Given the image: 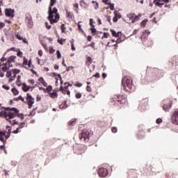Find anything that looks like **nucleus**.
<instances>
[{
	"instance_id": "f257e3e1",
	"label": "nucleus",
	"mask_w": 178,
	"mask_h": 178,
	"mask_svg": "<svg viewBox=\"0 0 178 178\" xmlns=\"http://www.w3.org/2000/svg\"><path fill=\"white\" fill-rule=\"evenodd\" d=\"M56 3V0H51L50 6L49 8V16L47 17L48 20H49L51 24L54 23H58L59 20V14H58V8H54L52 10V6H54Z\"/></svg>"
},
{
	"instance_id": "f03ea898",
	"label": "nucleus",
	"mask_w": 178,
	"mask_h": 178,
	"mask_svg": "<svg viewBox=\"0 0 178 178\" xmlns=\"http://www.w3.org/2000/svg\"><path fill=\"white\" fill-rule=\"evenodd\" d=\"M122 86L127 92H133L135 90L133 86V79L130 76H126L122 79Z\"/></svg>"
},
{
	"instance_id": "7ed1b4c3",
	"label": "nucleus",
	"mask_w": 178,
	"mask_h": 178,
	"mask_svg": "<svg viewBox=\"0 0 178 178\" xmlns=\"http://www.w3.org/2000/svg\"><path fill=\"white\" fill-rule=\"evenodd\" d=\"M90 134L91 133L88 130L85 129L79 134V138L83 140V141L88 142Z\"/></svg>"
},
{
	"instance_id": "20e7f679",
	"label": "nucleus",
	"mask_w": 178,
	"mask_h": 178,
	"mask_svg": "<svg viewBox=\"0 0 178 178\" xmlns=\"http://www.w3.org/2000/svg\"><path fill=\"white\" fill-rule=\"evenodd\" d=\"M25 22L29 29H33V18H31L30 15H26Z\"/></svg>"
},
{
	"instance_id": "39448f33",
	"label": "nucleus",
	"mask_w": 178,
	"mask_h": 178,
	"mask_svg": "<svg viewBox=\"0 0 178 178\" xmlns=\"http://www.w3.org/2000/svg\"><path fill=\"white\" fill-rule=\"evenodd\" d=\"M108 172L106 168H100L98 170V175L100 176V177H106Z\"/></svg>"
},
{
	"instance_id": "423d86ee",
	"label": "nucleus",
	"mask_w": 178,
	"mask_h": 178,
	"mask_svg": "<svg viewBox=\"0 0 178 178\" xmlns=\"http://www.w3.org/2000/svg\"><path fill=\"white\" fill-rule=\"evenodd\" d=\"M5 15L7 17H15V10L12 8H6L5 10Z\"/></svg>"
},
{
	"instance_id": "0eeeda50",
	"label": "nucleus",
	"mask_w": 178,
	"mask_h": 178,
	"mask_svg": "<svg viewBox=\"0 0 178 178\" xmlns=\"http://www.w3.org/2000/svg\"><path fill=\"white\" fill-rule=\"evenodd\" d=\"M172 102H169L168 103H166L165 101L163 102V109L165 112H168L169 109L172 108Z\"/></svg>"
},
{
	"instance_id": "6e6552de",
	"label": "nucleus",
	"mask_w": 178,
	"mask_h": 178,
	"mask_svg": "<svg viewBox=\"0 0 178 178\" xmlns=\"http://www.w3.org/2000/svg\"><path fill=\"white\" fill-rule=\"evenodd\" d=\"M172 122L174 124H178V111L173 113L172 115Z\"/></svg>"
},
{
	"instance_id": "1a4fd4ad",
	"label": "nucleus",
	"mask_w": 178,
	"mask_h": 178,
	"mask_svg": "<svg viewBox=\"0 0 178 178\" xmlns=\"http://www.w3.org/2000/svg\"><path fill=\"white\" fill-rule=\"evenodd\" d=\"M1 108L3 109H4V111H10V112H12V111L15 112V113H19V109H17L15 107L10 108V107L1 106Z\"/></svg>"
},
{
	"instance_id": "9d476101",
	"label": "nucleus",
	"mask_w": 178,
	"mask_h": 178,
	"mask_svg": "<svg viewBox=\"0 0 178 178\" xmlns=\"http://www.w3.org/2000/svg\"><path fill=\"white\" fill-rule=\"evenodd\" d=\"M126 96L122 95H116L114 96L115 101H118V102H122V99H124Z\"/></svg>"
},
{
	"instance_id": "9b49d317",
	"label": "nucleus",
	"mask_w": 178,
	"mask_h": 178,
	"mask_svg": "<svg viewBox=\"0 0 178 178\" xmlns=\"http://www.w3.org/2000/svg\"><path fill=\"white\" fill-rule=\"evenodd\" d=\"M6 118H9V119H15V118H16V115L12 112H7Z\"/></svg>"
},
{
	"instance_id": "f8f14e48",
	"label": "nucleus",
	"mask_w": 178,
	"mask_h": 178,
	"mask_svg": "<svg viewBox=\"0 0 178 178\" xmlns=\"http://www.w3.org/2000/svg\"><path fill=\"white\" fill-rule=\"evenodd\" d=\"M16 59L15 56H11L8 59V63H15V60Z\"/></svg>"
},
{
	"instance_id": "ddd939ff",
	"label": "nucleus",
	"mask_w": 178,
	"mask_h": 178,
	"mask_svg": "<svg viewBox=\"0 0 178 178\" xmlns=\"http://www.w3.org/2000/svg\"><path fill=\"white\" fill-rule=\"evenodd\" d=\"M110 31L112 33L113 37H116V38L119 37V33H120V34H122L121 31L116 33V31L113 29H111Z\"/></svg>"
},
{
	"instance_id": "4468645a",
	"label": "nucleus",
	"mask_w": 178,
	"mask_h": 178,
	"mask_svg": "<svg viewBox=\"0 0 178 178\" xmlns=\"http://www.w3.org/2000/svg\"><path fill=\"white\" fill-rule=\"evenodd\" d=\"M60 109H66L67 108V102L65 101L59 106Z\"/></svg>"
},
{
	"instance_id": "2eb2a0df",
	"label": "nucleus",
	"mask_w": 178,
	"mask_h": 178,
	"mask_svg": "<svg viewBox=\"0 0 178 178\" xmlns=\"http://www.w3.org/2000/svg\"><path fill=\"white\" fill-rule=\"evenodd\" d=\"M114 15H115V17H117V19H121L122 18V15L118 10L114 11Z\"/></svg>"
},
{
	"instance_id": "dca6fc26",
	"label": "nucleus",
	"mask_w": 178,
	"mask_h": 178,
	"mask_svg": "<svg viewBox=\"0 0 178 178\" xmlns=\"http://www.w3.org/2000/svg\"><path fill=\"white\" fill-rule=\"evenodd\" d=\"M127 17L130 19V20H131L132 19H134V17H136V14L131 13L129 14H127Z\"/></svg>"
},
{
	"instance_id": "f3484780",
	"label": "nucleus",
	"mask_w": 178,
	"mask_h": 178,
	"mask_svg": "<svg viewBox=\"0 0 178 178\" xmlns=\"http://www.w3.org/2000/svg\"><path fill=\"white\" fill-rule=\"evenodd\" d=\"M20 79H22V76L18 75L17 80V84L18 87H20L22 86V81H20Z\"/></svg>"
},
{
	"instance_id": "a211bd4d",
	"label": "nucleus",
	"mask_w": 178,
	"mask_h": 178,
	"mask_svg": "<svg viewBox=\"0 0 178 178\" xmlns=\"http://www.w3.org/2000/svg\"><path fill=\"white\" fill-rule=\"evenodd\" d=\"M148 22V19H144L140 22V26L142 27H145V26H147V23Z\"/></svg>"
},
{
	"instance_id": "6ab92c4d",
	"label": "nucleus",
	"mask_w": 178,
	"mask_h": 178,
	"mask_svg": "<svg viewBox=\"0 0 178 178\" xmlns=\"http://www.w3.org/2000/svg\"><path fill=\"white\" fill-rule=\"evenodd\" d=\"M90 30L92 32V34H93V35H97V33L98 32V31H97V29L93 27V28H90Z\"/></svg>"
},
{
	"instance_id": "aec40b11",
	"label": "nucleus",
	"mask_w": 178,
	"mask_h": 178,
	"mask_svg": "<svg viewBox=\"0 0 178 178\" xmlns=\"http://www.w3.org/2000/svg\"><path fill=\"white\" fill-rule=\"evenodd\" d=\"M6 114L7 112L3 111H0V118H6Z\"/></svg>"
},
{
	"instance_id": "412c9836",
	"label": "nucleus",
	"mask_w": 178,
	"mask_h": 178,
	"mask_svg": "<svg viewBox=\"0 0 178 178\" xmlns=\"http://www.w3.org/2000/svg\"><path fill=\"white\" fill-rule=\"evenodd\" d=\"M19 100L22 101V102H26L24 101V98L23 97H22V95H20L18 97H16V98L14 99V101H19Z\"/></svg>"
},
{
	"instance_id": "4be33fe9",
	"label": "nucleus",
	"mask_w": 178,
	"mask_h": 178,
	"mask_svg": "<svg viewBox=\"0 0 178 178\" xmlns=\"http://www.w3.org/2000/svg\"><path fill=\"white\" fill-rule=\"evenodd\" d=\"M71 44V48L72 51H76V47H74V40L72 39V41L70 42Z\"/></svg>"
},
{
	"instance_id": "5701e85b",
	"label": "nucleus",
	"mask_w": 178,
	"mask_h": 178,
	"mask_svg": "<svg viewBox=\"0 0 178 178\" xmlns=\"http://www.w3.org/2000/svg\"><path fill=\"white\" fill-rule=\"evenodd\" d=\"M12 92L14 94V95H19V90H17L16 88L12 89Z\"/></svg>"
},
{
	"instance_id": "b1692460",
	"label": "nucleus",
	"mask_w": 178,
	"mask_h": 178,
	"mask_svg": "<svg viewBox=\"0 0 178 178\" xmlns=\"http://www.w3.org/2000/svg\"><path fill=\"white\" fill-rule=\"evenodd\" d=\"M30 88H31V86H27L26 88H22V90L24 92H27L28 91H30Z\"/></svg>"
},
{
	"instance_id": "393cba45",
	"label": "nucleus",
	"mask_w": 178,
	"mask_h": 178,
	"mask_svg": "<svg viewBox=\"0 0 178 178\" xmlns=\"http://www.w3.org/2000/svg\"><path fill=\"white\" fill-rule=\"evenodd\" d=\"M154 3H155V5H156V6H159V8H162V6H163V5H165V3H161L159 1H156Z\"/></svg>"
},
{
	"instance_id": "a878e982",
	"label": "nucleus",
	"mask_w": 178,
	"mask_h": 178,
	"mask_svg": "<svg viewBox=\"0 0 178 178\" xmlns=\"http://www.w3.org/2000/svg\"><path fill=\"white\" fill-rule=\"evenodd\" d=\"M6 76L7 77V79H9V77L12 76V71L8 70L6 72Z\"/></svg>"
},
{
	"instance_id": "bb28decb",
	"label": "nucleus",
	"mask_w": 178,
	"mask_h": 178,
	"mask_svg": "<svg viewBox=\"0 0 178 178\" xmlns=\"http://www.w3.org/2000/svg\"><path fill=\"white\" fill-rule=\"evenodd\" d=\"M50 97H51V98H57V97H58V93H57L56 92L50 93Z\"/></svg>"
},
{
	"instance_id": "cd10ccee",
	"label": "nucleus",
	"mask_w": 178,
	"mask_h": 178,
	"mask_svg": "<svg viewBox=\"0 0 178 178\" xmlns=\"http://www.w3.org/2000/svg\"><path fill=\"white\" fill-rule=\"evenodd\" d=\"M109 37V33L104 32L103 36L102 37V40H104V38H108Z\"/></svg>"
},
{
	"instance_id": "c85d7f7f",
	"label": "nucleus",
	"mask_w": 178,
	"mask_h": 178,
	"mask_svg": "<svg viewBox=\"0 0 178 178\" xmlns=\"http://www.w3.org/2000/svg\"><path fill=\"white\" fill-rule=\"evenodd\" d=\"M33 104H34V100H29L28 102V105H29V108H32Z\"/></svg>"
},
{
	"instance_id": "c756f323",
	"label": "nucleus",
	"mask_w": 178,
	"mask_h": 178,
	"mask_svg": "<svg viewBox=\"0 0 178 178\" xmlns=\"http://www.w3.org/2000/svg\"><path fill=\"white\" fill-rule=\"evenodd\" d=\"M26 99H29V101H34V97H33L30 93H28Z\"/></svg>"
},
{
	"instance_id": "7c9ffc66",
	"label": "nucleus",
	"mask_w": 178,
	"mask_h": 178,
	"mask_svg": "<svg viewBox=\"0 0 178 178\" xmlns=\"http://www.w3.org/2000/svg\"><path fill=\"white\" fill-rule=\"evenodd\" d=\"M15 79H16V74L14 75L9 79L8 83H12V81H15Z\"/></svg>"
},
{
	"instance_id": "2f4dec72",
	"label": "nucleus",
	"mask_w": 178,
	"mask_h": 178,
	"mask_svg": "<svg viewBox=\"0 0 178 178\" xmlns=\"http://www.w3.org/2000/svg\"><path fill=\"white\" fill-rule=\"evenodd\" d=\"M56 54H57V58L60 59V58H62V54H60V51L57 50Z\"/></svg>"
},
{
	"instance_id": "473e14b6",
	"label": "nucleus",
	"mask_w": 178,
	"mask_h": 178,
	"mask_svg": "<svg viewBox=\"0 0 178 178\" xmlns=\"http://www.w3.org/2000/svg\"><path fill=\"white\" fill-rule=\"evenodd\" d=\"M28 63H29V60H27L26 57H24L23 65H25L26 66H27Z\"/></svg>"
},
{
	"instance_id": "72a5a7b5",
	"label": "nucleus",
	"mask_w": 178,
	"mask_h": 178,
	"mask_svg": "<svg viewBox=\"0 0 178 178\" xmlns=\"http://www.w3.org/2000/svg\"><path fill=\"white\" fill-rule=\"evenodd\" d=\"M17 118H19V119H24V115H23V113H17Z\"/></svg>"
},
{
	"instance_id": "f704fd0d",
	"label": "nucleus",
	"mask_w": 178,
	"mask_h": 178,
	"mask_svg": "<svg viewBox=\"0 0 178 178\" xmlns=\"http://www.w3.org/2000/svg\"><path fill=\"white\" fill-rule=\"evenodd\" d=\"M108 5H110L111 10H115V4L114 3H109Z\"/></svg>"
},
{
	"instance_id": "c9c22d12",
	"label": "nucleus",
	"mask_w": 178,
	"mask_h": 178,
	"mask_svg": "<svg viewBox=\"0 0 178 178\" xmlns=\"http://www.w3.org/2000/svg\"><path fill=\"white\" fill-rule=\"evenodd\" d=\"M86 63H92V59L91 58V57H88L86 58Z\"/></svg>"
},
{
	"instance_id": "e433bc0d",
	"label": "nucleus",
	"mask_w": 178,
	"mask_h": 178,
	"mask_svg": "<svg viewBox=\"0 0 178 178\" xmlns=\"http://www.w3.org/2000/svg\"><path fill=\"white\" fill-rule=\"evenodd\" d=\"M2 72H6L7 70H9V67L8 66H3L1 68Z\"/></svg>"
},
{
	"instance_id": "4c0bfd02",
	"label": "nucleus",
	"mask_w": 178,
	"mask_h": 178,
	"mask_svg": "<svg viewBox=\"0 0 178 178\" xmlns=\"http://www.w3.org/2000/svg\"><path fill=\"white\" fill-rule=\"evenodd\" d=\"M59 91H61L63 94H66V89H64L63 86H60Z\"/></svg>"
},
{
	"instance_id": "58836bf2",
	"label": "nucleus",
	"mask_w": 178,
	"mask_h": 178,
	"mask_svg": "<svg viewBox=\"0 0 178 178\" xmlns=\"http://www.w3.org/2000/svg\"><path fill=\"white\" fill-rule=\"evenodd\" d=\"M13 72L14 73V74H18V73H20V70H17V69H14L13 70Z\"/></svg>"
},
{
	"instance_id": "ea45409f",
	"label": "nucleus",
	"mask_w": 178,
	"mask_h": 178,
	"mask_svg": "<svg viewBox=\"0 0 178 178\" xmlns=\"http://www.w3.org/2000/svg\"><path fill=\"white\" fill-rule=\"evenodd\" d=\"M61 30H62V33H65V31L66 30V26H65V24H62Z\"/></svg>"
},
{
	"instance_id": "a19ab883",
	"label": "nucleus",
	"mask_w": 178,
	"mask_h": 178,
	"mask_svg": "<svg viewBox=\"0 0 178 178\" xmlns=\"http://www.w3.org/2000/svg\"><path fill=\"white\" fill-rule=\"evenodd\" d=\"M46 91H48V92H51V91H52V86H49L46 88Z\"/></svg>"
},
{
	"instance_id": "79ce46f5",
	"label": "nucleus",
	"mask_w": 178,
	"mask_h": 178,
	"mask_svg": "<svg viewBox=\"0 0 178 178\" xmlns=\"http://www.w3.org/2000/svg\"><path fill=\"white\" fill-rule=\"evenodd\" d=\"M76 98H77V99H80V98H81V93L78 92L75 95Z\"/></svg>"
},
{
	"instance_id": "37998d69",
	"label": "nucleus",
	"mask_w": 178,
	"mask_h": 178,
	"mask_svg": "<svg viewBox=\"0 0 178 178\" xmlns=\"http://www.w3.org/2000/svg\"><path fill=\"white\" fill-rule=\"evenodd\" d=\"M74 8H76V9H75V11L76 13H79V3H76L74 5Z\"/></svg>"
},
{
	"instance_id": "c03bdc74",
	"label": "nucleus",
	"mask_w": 178,
	"mask_h": 178,
	"mask_svg": "<svg viewBox=\"0 0 178 178\" xmlns=\"http://www.w3.org/2000/svg\"><path fill=\"white\" fill-rule=\"evenodd\" d=\"M68 124H69V126H74V124H76V122H75L74 120H73V121H70V122H68Z\"/></svg>"
},
{
	"instance_id": "a18cd8bd",
	"label": "nucleus",
	"mask_w": 178,
	"mask_h": 178,
	"mask_svg": "<svg viewBox=\"0 0 178 178\" xmlns=\"http://www.w3.org/2000/svg\"><path fill=\"white\" fill-rule=\"evenodd\" d=\"M16 37H17V40H19V41H22L23 40V38L22 36H20V35H19V33H17L16 35Z\"/></svg>"
},
{
	"instance_id": "49530a36",
	"label": "nucleus",
	"mask_w": 178,
	"mask_h": 178,
	"mask_svg": "<svg viewBox=\"0 0 178 178\" xmlns=\"http://www.w3.org/2000/svg\"><path fill=\"white\" fill-rule=\"evenodd\" d=\"M11 124H13V126H15V124H19V122L17 121H16V120H13L11 122Z\"/></svg>"
},
{
	"instance_id": "de8ad7c7",
	"label": "nucleus",
	"mask_w": 178,
	"mask_h": 178,
	"mask_svg": "<svg viewBox=\"0 0 178 178\" xmlns=\"http://www.w3.org/2000/svg\"><path fill=\"white\" fill-rule=\"evenodd\" d=\"M140 17H141V15H135V17H134V19H136V22H138V20L140 19Z\"/></svg>"
},
{
	"instance_id": "09e8293b",
	"label": "nucleus",
	"mask_w": 178,
	"mask_h": 178,
	"mask_svg": "<svg viewBox=\"0 0 178 178\" xmlns=\"http://www.w3.org/2000/svg\"><path fill=\"white\" fill-rule=\"evenodd\" d=\"M63 41H65V40H63V39L58 40V43L60 44V45H63Z\"/></svg>"
},
{
	"instance_id": "8fccbe9b",
	"label": "nucleus",
	"mask_w": 178,
	"mask_h": 178,
	"mask_svg": "<svg viewBox=\"0 0 178 178\" xmlns=\"http://www.w3.org/2000/svg\"><path fill=\"white\" fill-rule=\"evenodd\" d=\"M162 122V118H158L156 120V123H157V124H161V122Z\"/></svg>"
},
{
	"instance_id": "3c124183",
	"label": "nucleus",
	"mask_w": 178,
	"mask_h": 178,
	"mask_svg": "<svg viewBox=\"0 0 178 178\" xmlns=\"http://www.w3.org/2000/svg\"><path fill=\"white\" fill-rule=\"evenodd\" d=\"M49 52L50 54H54V52H55V49H54V47H49Z\"/></svg>"
},
{
	"instance_id": "603ef678",
	"label": "nucleus",
	"mask_w": 178,
	"mask_h": 178,
	"mask_svg": "<svg viewBox=\"0 0 178 178\" xmlns=\"http://www.w3.org/2000/svg\"><path fill=\"white\" fill-rule=\"evenodd\" d=\"M17 56H19L20 58H22L23 56V52L19 51L17 52Z\"/></svg>"
},
{
	"instance_id": "864d4df0",
	"label": "nucleus",
	"mask_w": 178,
	"mask_h": 178,
	"mask_svg": "<svg viewBox=\"0 0 178 178\" xmlns=\"http://www.w3.org/2000/svg\"><path fill=\"white\" fill-rule=\"evenodd\" d=\"M45 26L48 30H50L52 27L51 25H48V22H45Z\"/></svg>"
},
{
	"instance_id": "5fc2aeb1",
	"label": "nucleus",
	"mask_w": 178,
	"mask_h": 178,
	"mask_svg": "<svg viewBox=\"0 0 178 178\" xmlns=\"http://www.w3.org/2000/svg\"><path fill=\"white\" fill-rule=\"evenodd\" d=\"M38 81L40 82L41 84H42V83L44 82L45 81L44 80V78L40 77L38 79Z\"/></svg>"
},
{
	"instance_id": "6e6d98bb",
	"label": "nucleus",
	"mask_w": 178,
	"mask_h": 178,
	"mask_svg": "<svg viewBox=\"0 0 178 178\" xmlns=\"http://www.w3.org/2000/svg\"><path fill=\"white\" fill-rule=\"evenodd\" d=\"M92 22H94V20L92 19H90V24L91 27H95V25L92 24Z\"/></svg>"
},
{
	"instance_id": "4d7b16f0",
	"label": "nucleus",
	"mask_w": 178,
	"mask_h": 178,
	"mask_svg": "<svg viewBox=\"0 0 178 178\" xmlns=\"http://www.w3.org/2000/svg\"><path fill=\"white\" fill-rule=\"evenodd\" d=\"M6 136V133L3 132L2 131H0V136L5 137Z\"/></svg>"
},
{
	"instance_id": "13d9d810",
	"label": "nucleus",
	"mask_w": 178,
	"mask_h": 178,
	"mask_svg": "<svg viewBox=\"0 0 178 178\" xmlns=\"http://www.w3.org/2000/svg\"><path fill=\"white\" fill-rule=\"evenodd\" d=\"M28 81L32 85H33L35 83V81H34V79H29Z\"/></svg>"
},
{
	"instance_id": "bf43d9fd",
	"label": "nucleus",
	"mask_w": 178,
	"mask_h": 178,
	"mask_svg": "<svg viewBox=\"0 0 178 178\" xmlns=\"http://www.w3.org/2000/svg\"><path fill=\"white\" fill-rule=\"evenodd\" d=\"M112 131L113 133H118V128L117 127H113L112 128Z\"/></svg>"
},
{
	"instance_id": "052dcab7",
	"label": "nucleus",
	"mask_w": 178,
	"mask_h": 178,
	"mask_svg": "<svg viewBox=\"0 0 178 178\" xmlns=\"http://www.w3.org/2000/svg\"><path fill=\"white\" fill-rule=\"evenodd\" d=\"M95 9H98L99 8V3H98V2L95 1Z\"/></svg>"
},
{
	"instance_id": "680f3d73",
	"label": "nucleus",
	"mask_w": 178,
	"mask_h": 178,
	"mask_svg": "<svg viewBox=\"0 0 178 178\" xmlns=\"http://www.w3.org/2000/svg\"><path fill=\"white\" fill-rule=\"evenodd\" d=\"M39 90H40V91H44V92H47V89H45V88H43V87L39 88Z\"/></svg>"
},
{
	"instance_id": "e2e57ef3",
	"label": "nucleus",
	"mask_w": 178,
	"mask_h": 178,
	"mask_svg": "<svg viewBox=\"0 0 178 178\" xmlns=\"http://www.w3.org/2000/svg\"><path fill=\"white\" fill-rule=\"evenodd\" d=\"M3 88H5V90H10V87L6 85H3Z\"/></svg>"
},
{
	"instance_id": "0e129e2a",
	"label": "nucleus",
	"mask_w": 178,
	"mask_h": 178,
	"mask_svg": "<svg viewBox=\"0 0 178 178\" xmlns=\"http://www.w3.org/2000/svg\"><path fill=\"white\" fill-rule=\"evenodd\" d=\"M0 141L5 145V139L3 138V136H0Z\"/></svg>"
},
{
	"instance_id": "69168bd1",
	"label": "nucleus",
	"mask_w": 178,
	"mask_h": 178,
	"mask_svg": "<svg viewBox=\"0 0 178 178\" xmlns=\"http://www.w3.org/2000/svg\"><path fill=\"white\" fill-rule=\"evenodd\" d=\"M94 77H96L97 79H99V77H101V76L99 75V73H96L95 75H93Z\"/></svg>"
},
{
	"instance_id": "338daca9",
	"label": "nucleus",
	"mask_w": 178,
	"mask_h": 178,
	"mask_svg": "<svg viewBox=\"0 0 178 178\" xmlns=\"http://www.w3.org/2000/svg\"><path fill=\"white\" fill-rule=\"evenodd\" d=\"M5 27V24L3 22H0V29H3Z\"/></svg>"
},
{
	"instance_id": "774afa93",
	"label": "nucleus",
	"mask_w": 178,
	"mask_h": 178,
	"mask_svg": "<svg viewBox=\"0 0 178 178\" xmlns=\"http://www.w3.org/2000/svg\"><path fill=\"white\" fill-rule=\"evenodd\" d=\"M113 22L114 23H116V22H118V18L114 16L113 18Z\"/></svg>"
}]
</instances>
